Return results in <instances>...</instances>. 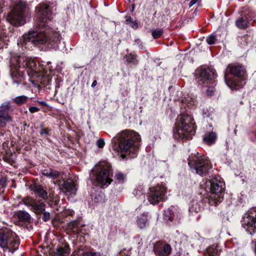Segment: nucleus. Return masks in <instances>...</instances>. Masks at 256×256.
<instances>
[{
	"label": "nucleus",
	"instance_id": "nucleus-1",
	"mask_svg": "<svg viewBox=\"0 0 256 256\" xmlns=\"http://www.w3.org/2000/svg\"><path fill=\"white\" fill-rule=\"evenodd\" d=\"M36 12L38 18L37 26L40 32H30L28 34L23 35L17 43L18 45L22 46V49L23 47L26 48V46L29 43L37 45L52 42L57 44L60 41V34L47 24L52 18L48 6L44 4H40L36 8Z\"/></svg>",
	"mask_w": 256,
	"mask_h": 256
},
{
	"label": "nucleus",
	"instance_id": "nucleus-2",
	"mask_svg": "<svg viewBox=\"0 0 256 256\" xmlns=\"http://www.w3.org/2000/svg\"><path fill=\"white\" fill-rule=\"evenodd\" d=\"M140 136L136 132L130 130H125L118 133L113 138L112 141L118 143V151L125 154H122V158L128 156L130 158H134L137 156L138 150Z\"/></svg>",
	"mask_w": 256,
	"mask_h": 256
},
{
	"label": "nucleus",
	"instance_id": "nucleus-3",
	"mask_svg": "<svg viewBox=\"0 0 256 256\" xmlns=\"http://www.w3.org/2000/svg\"><path fill=\"white\" fill-rule=\"evenodd\" d=\"M246 70L242 64H229L224 74V80L226 85L232 90L242 88L245 84Z\"/></svg>",
	"mask_w": 256,
	"mask_h": 256
},
{
	"label": "nucleus",
	"instance_id": "nucleus-4",
	"mask_svg": "<svg viewBox=\"0 0 256 256\" xmlns=\"http://www.w3.org/2000/svg\"><path fill=\"white\" fill-rule=\"evenodd\" d=\"M174 136L176 139L182 140L192 138L196 131V124L192 116L188 114L179 115L176 123Z\"/></svg>",
	"mask_w": 256,
	"mask_h": 256
},
{
	"label": "nucleus",
	"instance_id": "nucleus-5",
	"mask_svg": "<svg viewBox=\"0 0 256 256\" xmlns=\"http://www.w3.org/2000/svg\"><path fill=\"white\" fill-rule=\"evenodd\" d=\"M94 170L96 174V182L100 187H107L112 182V170L108 162H99L96 165Z\"/></svg>",
	"mask_w": 256,
	"mask_h": 256
},
{
	"label": "nucleus",
	"instance_id": "nucleus-6",
	"mask_svg": "<svg viewBox=\"0 0 256 256\" xmlns=\"http://www.w3.org/2000/svg\"><path fill=\"white\" fill-rule=\"evenodd\" d=\"M216 74L214 70L210 68L202 69L196 74V80L200 85H205L208 88L206 90L208 95H212L214 91L216 85L214 78Z\"/></svg>",
	"mask_w": 256,
	"mask_h": 256
},
{
	"label": "nucleus",
	"instance_id": "nucleus-7",
	"mask_svg": "<svg viewBox=\"0 0 256 256\" xmlns=\"http://www.w3.org/2000/svg\"><path fill=\"white\" fill-rule=\"evenodd\" d=\"M188 161L190 167L194 170L196 174L202 176L205 175L212 168L210 160L200 154L192 155L189 158Z\"/></svg>",
	"mask_w": 256,
	"mask_h": 256
},
{
	"label": "nucleus",
	"instance_id": "nucleus-8",
	"mask_svg": "<svg viewBox=\"0 0 256 256\" xmlns=\"http://www.w3.org/2000/svg\"><path fill=\"white\" fill-rule=\"evenodd\" d=\"M224 183L221 181L220 178H217L211 180L207 183L210 186V190L211 192L209 196V203L211 205L216 206L222 200Z\"/></svg>",
	"mask_w": 256,
	"mask_h": 256
},
{
	"label": "nucleus",
	"instance_id": "nucleus-9",
	"mask_svg": "<svg viewBox=\"0 0 256 256\" xmlns=\"http://www.w3.org/2000/svg\"><path fill=\"white\" fill-rule=\"evenodd\" d=\"M166 192L167 188L162 184L150 188L148 196V202L154 205L165 200Z\"/></svg>",
	"mask_w": 256,
	"mask_h": 256
},
{
	"label": "nucleus",
	"instance_id": "nucleus-10",
	"mask_svg": "<svg viewBox=\"0 0 256 256\" xmlns=\"http://www.w3.org/2000/svg\"><path fill=\"white\" fill-rule=\"evenodd\" d=\"M242 226L250 234L256 232V210L251 209L245 213L241 221Z\"/></svg>",
	"mask_w": 256,
	"mask_h": 256
},
{
	"label": "nucleus",
	"instance_id": "nucleus-11",
	"mask_svg": "<svg viewBox=\"0 0 256 256\" xmlns=\"http://www.w3.org/2000/svg\"><path fill=\"white\" fill-rule=\"evenodd\" d=\"M16 234L11 230L6 228L0 232V247L15 250Z\"/></svg>",
	"mask_w": 256,
	"mask_h": 256
},
{
	"label": "nucleus",
	"instance_id": "nucleus-12",
	"mask_svg": "<svg viewBox=\"0 0 256 256\" xmlns=\"http://www.w3.org/2000/svg\"><path fill=\"white\" fill-rule=\"evenodd\" d=\"M255 20L254 14L248 10H245L242 12L240 16L236 20V24L239 28L244 29L248 26L252 20Z\"/></svg>",
	"mask_w": 256,
	"mask_h": 256
},
{
	"label": "nucleus",
	"instance_id": "nucleus-13",
	"mask_svg": "<svg viewBox=\"0 0 256 256\" xmlns=\"http://www.w3.org/2000/svg\"><path fill=\"white\" fill-rule=\"evenodd\" d=\"M181 218L180 210L174 206H171L164 212V219L167 223L173 222L178 224Z\"/></svg>",
	"mask_w": 256,
	"mask_h": 256
},
{
	"label": "nucleus",
	"instance_id": "nucleus-14",
	"mask_svg": "<svg viewBox=\"0 0 256 256\" xmlns=\"http://www.w3.org/2000/svg\"><path fill=\"white\" fill-rule=\"evenodd\" d=\"M28 10L26 7L25 2H17V26L24 25L26 23V17L28 16Z\"/></svg>",
	"mask_w": 256,
	"mask_h": 256
},
{
	"label": "nucleus",
	"instance_id": "nucleus-15",
	"mask_svg": "<svg viewBox=\"0 0 256 256\" xmlns=\"http://www.w3.org/2000/svg\"><path fill=\"white\" fill-rule=\"evenodd\" d=\"M172 247L170 244L163 242H158L154 246V254L158 256H168L172 252Z\"/></svg>",
	"mask_w": 256,
	"mask_h": 256
},
{
	"label": "nucleus",
	"instance_id": "nucleus-16",
	"mask_svg": "<svg viewBox=\"0 0 256 256\" xmlns=\"http://www.w3.org/2000/svg\"><path fill=\"white\" fill-rule=\"evenodd\" d=\"M22 202L25 205L30 206L36 214L42 213L45 210L46 205L44 202H37L30 198H24Z\"/></svg>",
	"mask_w": 256,
	"mask_h": 256
},
{
	"label": "nucleus",
	"instance_id": "nucleus-17",
	"mask_svg": "<svg viewBox=\"0 0 256 256\" xmlns=\"http://www.w3.org/2000/svg\"><path fill=\"white\" fill-rule=\"evenodd\" d=\"M13 110L10 102H6L0 106V114L4 118L12 120V116L10 112Z\"/></svg>",
	"mask_w": 256,
	"mask_h": 256
},
{
	"label": "nucleus",
	"instance_id": "nucleus-18",
	"mask_svg": "<svg viewBox=\"0 0 256 256\" xmlns=\"http://www.w3.org/2000/svg\"><path fill=\"white\" fill-rule=\"evenodd\" d=\"M62 189L66 190V192L71 194H75L77 190L76 184L72 180H68L64 181L60 185Z\"/></svg>",
	"mask_w": 256,
	"mask_h": 256
},
{
	"label": "nucleus",
	"instance_id": "nucleus-19",
	"mask_svg": "<svg viewBox=\"0 0 256 256\" xmlns=\"http://www.w3.org/2000/svg\"><path fill=\"white\" fill-rule=\"evenodd\" d=\"M148 213H144L137 217L136 223L139 228L142 229L148 225Z\"/></svg>",
	"mask_w": 256,
	"mask_h": 256
},
{
	"label": "nucleus",
	"instance_id": "nucleus-20",
	"mask_svg": "<svg viewBox=\"0 0 256 256\" xmlns=\"http://www.w3.org/2000/svg\"><path fill=\"white\" fill-rule=\"evenodd\" d=\"M6 20L12 25L16 24V9L14 6L12 7L8 14Z\"/></svg>",
	"mask_w": 256,
	"mask_h": 256
},
{
	"label": "nucleus",
	"instance_id": "nucleus-21",
	"mask_svg": "<svg viewBox=\"0 0 256 256\" xmlns=\"http://www.w3.org/2000/svg\"><path fill=\"white\" fill-rule=\"evenodd\" d=\"M217 138V134L216 132H211L204 134L203 138L204 141L208 144H214Z\"/></svg>",
	"mask_w": 256,
	"mask_h": 256
},
{
	"label": "nucleus",
	"instance_id": "nucleus-22",
	"mask_svg": "<svg viewBox=\"0 0 256 256\" xmlns=\"http://www.w3.org/2000/svg\"><path fill=\"white\" fill-rule=\"evenodd\" d=\"M203 203L202 201L193 200L190 207L189 210L190 212H198L202 208Z\"/></svg>",
	"mask_w": 256,
	"mask_h": 256
},
{
	"label": "nucleus",
	"instance_id": "nucleus-23",
	"mask_svg": "<svg viewBox=\"0 0 256 256\" xmlns=\"http://www.w3.org/2000/svg\"><path fill=\"white\" fill-rule=\"evenodd\" d=\"M33 190L36 194L44 199L47 198V192L44 190L42 186L39 184H35L33 186Z\"/></svg>",
	"mask_w": 256,
	"mask_h": 256
},
{
	"label": "nucleus",
	"instance_id": "nucleus-24",
	"mask_svg": "<svg viewBox=\"0 0 256 256\" xmlns=\"http://www.w3.org/2000/svg\"><path fill=\"white\" fill-rule=\"evenodd\" d=\"M70 249L68 245L64 247H60L56 248L54 253V256H69Z\"/></svg>",
	"mask_w": 256,
	"mask_h": 256
},
{
	"label": "nucleus",
	"instance_id": "nucleus-25",
	"mask_svg": "<svg viewBox=\"0 0 256 256\" xmlns=\"http://www.w3.org/2000/svg\"><path fill=\"white\" fill-rule=\"evenodd\" d=\"M137 57V55L135 54L129 53L124 56V58L127 62L132 64L133 65H136L138 64Z\"/></svg>",
	"mask_w": 256,
	"mask_h": 256
},
{
	"label": "nucleus",
	"instance_id": "nucleus-26",
	"mask_svg": "<svg viewBox=\"0 0 256 256\" xmlns=\"http://www.w3.org/2000/svg\"><path fill=\"white\" fill-rule=\"evenodd\" d=\"M220 251L218 247L211 246L208 248L205 252V256H219Z\"/></svg>",
	"mask_w": 256,
	"mask_h": 256
},
{
	"label": "nucleus",
	"instance_id": "nucleus-27",
	"mask_svg": "<svg viewBox=\"0 0 256 256\" xmlns=\"http://www.w3.org/2000/svg\"><path fill=\"white\" fill-rule=\"evenodd\" d=\"M17 218L20 221L24 222H29L30 220V215L25 211H20L18 212Z\"/></svg>",
	"mask_w": 256,
	"mask_h": 256
},
{
	"label": "nucleus",
	"instance_id": "nucleus-28",
	"mask_svg": "<svg viewBox=\"0 0 256 256\" xmlns=\"http://www.w3.org/2000/svg\"><path fill=\"white\" fill-rule=\"evenodd\" d=\"M114 179L116 182L122 184L126 180V175L121 172H117L116 173Z\"/></svg>",
	"mask_w": 256,
	"mask_h": 256
},
{
	"label": "nucleus",
	"instance_id": "nucleus-29",
	"mask_svg": "<svg viewBox=\"0 0 256 256\" xmlns=\"http://www.w3.org/2000/svg\"><path fill=\"white\" fill-rule=\"evenodd\" d=\"M144 190L142 186L136 188L134 191V194L137 196L138 198H140L142 200H145V196L144 194Z\"/></svg>",
	"mask_w": 256,
	"mask_h": 256
},
{
	"label": "nucleus",
	"instance_id": "nucleus-30",
	"mask_svg": "<svg viewBox=\"0 0 256 256\" xmlns=\"http://www.w3.org/2000/svg\"><path fill=\"white\" fill-rule=\"evenodd\" d=\"M16 154H11L9 156H6V160L7 162L10 164L11 166L15 167L16 166V162L15 160Z\"/></svg>",
	"mask_w": 256,
	"mask_h": 256
},
{
	"label": "nucleus",
	"instance_id": "nucleus-31",
	"mask_svg": "<svg viewBox=\"0 0 256 256\" xmlns=\"http://www.w3.org/2000/svg\"><path fill=\"white\" fill-rule=\"evenodd\" d=\"M182 102L184 104H186L188 107H192L195 104L194 99L189 96L185 98L182 100Z\"/></svg>",
	"mask_w": 256,
	"mask_h": 256
},
{
	"label": "nucleus",
	"instance_id": "nucleus-32",
	"mask_svg": "<svg viewBox=\"0 0 256 256\" xmlns=\"http://www.w3.org/2000/svg\"><path fill=\"white\" fill-rule=\"evenodd\" d=\"M163 32L161 28L154 29L152 30V34L154 38L157 39L162 36Z\"/></svg>",
	"mask_w": 256,
	"mask_h": 256
},
{
	"label": "nucleus",
	"instance_id": "nucleus-33",
	"mask_svg": "<svg viewBox=\"0 0 256 256\" xmlns=\"http://www.w3.org/2000/svg\"><path fill=\"white\" fill-rule=\"evenodd\" d=\"M94 202L96 203H101L104 202V196L103 193L100 192L96 194L94 198Z\"/></svg>",
	"mask_w": 256,
	"mask_h": 256
},
{
	"label": "nucleus",
	"instance_id": "nucleus-34",
	"mask_svg": "<svg viewBox=\"0 0 256 256\" xmlns=\"http://www.w3.org/2000/svg\"><path fill=\"white\" fill-rule=\"evenodd\" d=\"M28 100V98L25 96H17V104H26Z\"/></svg>",
	"mask_w": 256,
	"mask_h": 256
},
{
	"label": "nucleus",
	"instance_id": "nucleus-35",
	"mask_svg": "<svg viewBox=\"0 0 256 256\" xmlns=\"http://www.w3.org/2000/svg\"><path fill=\"white\" fill-rule=\"evenodd\" d=\"M48 172L50 174L49 178L55 179L59 176V172L58 170L50 169L48 170Z\"/></svg>",
	"mask_w": 256,
	"mask_h": 256
},
{
	"label": "nucleus",
	"instance_id": "nucleus-36",
	"mask_svg": "<svg viewBox=\"0 0 256 256\" xmlns=\"http://www.w3.org/2000/svg\"><path fill=\"white\" fill-rule=\"evenodd\" d=\"M6 180L5 177L0 176V194L3 192V188L6 185Z\"/></svg>",
	"mask_w": 256,
	"mask_h": 256
},
{
	"label": "nucleus",
	"instance_id": "nucleus-37",
	"mask_svg": "<svg viewBox=\"0 0 256 256\" xmlns=\"http://www.w3.org/2000/svg\"><path fill=\"white\" fill-rule=\"evenodd\" d=\"M216 40V36L214 34L208 36L206 40V42L210 45L215 44Z\"/></svg>",
	"mask_w": 256,
	"mask_h": 256
},
{
	"label": "nucleus",
	"instance_id": "nucleus-38",
	"mask_svg": "<svg viewBox=\"0 0 256 256\" xmlns=\"http://www.w3.org/2000/svg\"><path fill=\"white\" fill-rule=\"evenodd\" d=\"M26 65L30 68L32 71L36 72V68H35V66H36V63L34 61L28 60L26 62Z\"/></svg>",
	"mask_w": 256,
	"mask_h": 256
},
{
	"label": "nucleus",
	"instance_id": "nucleus-39",
	"mask_svg": "<svg viewBox=\"0 0 256 256\" xmlns=\"http://www.w3.org/2000/svg\"><path fill=\"white\" fill-rule=\"evenodd\" d=\"M12 120L4 118L2 114H0V127H4L6 126V122H10Z\"/></svg>",
	"mask_w": 256,
	"mask_h": 256
},
{
	"label": "nucleus",
	"instance_id": "nucleus-40",
	"mask_svg": "<svg viewBox=\"0 0 256 256\" xmlns=\"http://www.w3.org/2000/svg\"><path fill=\"white\" fill-rule=\"evenodd\" d=\"M105 142L102 139H99L96 142V144L99 148H102L104 146Z\"/></svg>",
	"mask_w": 256,
	"mask_h": 256
},
{
	"label": "nucleus",
	"instance_id": "nucleus-41",
	"mask_svg": "<svg viewBox=\"0 0 256 256\" xmlns=\"http://www.w3.org/2000/svg\"><path fill=\"white\" fill-rule=\"evenodd\" d=\"M50 218V214L48 212H44L43 214L42 220L44 222H46Z\"/></svg>",
	"mask_w": 256,
	"mask_h": 256
},
{
	"label": "nucleus",
	"instance_id": "nucleus-42",
	"mask_svg": "<svg viewBox=\"0 0 256 256\" xmlns=\"http://www.w3.org/2000/svg\"><path fill=\"white\" fill-rule=\"evenodd\" d=\"M83 256H100V254L97 252H86L83 254Z\"/></svg>",
	"mask_w": 256,
	"mask_h": 256
},
{
	"label": "nucleus",
	"instance_id": "nucleus-43",
	"mask_svg": "<svg viewBox=\"0 0 256 256\" xmlns=\"http://www.w3.org/2000/svg\"><path fill=\"white\" fill-rule=\"evenodd\" d=\"M78 223L77 222H72L69 224V228L71 229H74L78 227Z\"/></svg>",
	"mask_w": 256,
	"mask_h": 256
},
{
	"label": "nucleus",
	"instance_id": "nucleus-44",
	"mask_svg": "<svg viewBox=\"0 0 256 256\" xmlns=\"http://www.w3.org/2000/svg\"><path fill=\"white\" fill-rule=\"evenodd\" d=\"M40 108L36 106H30L29 108V110L31 113H34L38 112Z\"/></svg>",
	"mask_w": 256,
	"mask_h": 256
},
{
	"label": "nucleus",
	"instance_id": "nucleus-45",
	"mask_svg": "<svg viewBox=\"0 0 256 256\" xmlns=\"http://www.w3.org/2000/svg\"><path fill=\"white\" fill-rule=\"evenodd\" d=\"M200 1H201V0H192L189 4V7L190 8L193 5L195 4L196 3L200 2Z\"/></svg>",
	"mask_w": 256,
	"mask_h": 256
},
{
	"label": "nucleus",
	"instance_id": "nucleus-46",
	"mask_svg": "<svg viewBox=\"0 0 256 256\" xmlns=\"http://www.w3.org/2000/svg\"><path fill=\"white\" fill-rule=\"evenodd\" d=\"M130 25L133 28H137L138 27V25L137 22L136 21H132V23L130 24Z\"/></svg>",
	"mask_w": 256,
	"mask_h": 256
},
{
	"label": "nucleus",
	"instance_id": "nucleus-47",
	"mask_svg": "<svg viewBox=\"0 0 256 256\" xmlns=\"http://www.w3.org/2000/svg\"><path fill=\"white\" fill-rule=\"evenodd\" d=\"M20 61V58H18V57L17 56V68L18 67V63H19ZM21 74H20V72L18 71V70L17 69V79L18 78L19 76H20ZM18 83V81L17 80V84Z\"/></svg>",
	"mask_w": 256,
	"mask_h": 256
},
{
	"label": "nucleus",
	"instance_id": "nucleus-48",
	"mask_svg": "<svg viewBox=\"0 0 256 256\" xmlns=\"http://www.w3.org/2000/svg\"><path fill=\"white\" fill-rule=\"evenodd\" d=\"M132 21L134 20H132L130 16L128 17L126 20V22L129 24L132 23Z\"/></svg>",
	"mask_w": 256,
	"mask_h": 256
},
{
	"label": "nucleus",
	"instance_id": "nucleus-49",
	"mask_svg": "<svg viewBox=\"0 0 256 256\" xmlns=\"http://www.w3.org/2000/svg\"><path fill=\"white\" fill-rule=\"evenodd\" d=\"M43 175L44 176H46L48 178V176L50 175V174L48 172V170H45L42 172Z\"/></svg>",
	"mask_w": 256,
	"mask_h": 256
},
{
	"label": "nucleus",
	"instance_id": "nucleus-50",
	"mask_svg": "<svg viewBox=\"0 0 256 256\" xmlns=\"http://www.w3.org/2000/svg\"><path fill=\"white\" fill-rule=\"evenodd\" d=\"M40 134H48V132H47V130L46 129H44V128H42L41 130H40Z\"/></svg>",
	"mask_w": 256,
	"mask_h": 256
},
{
	"label": "nucleus",
	"instance_id": "nucleus-51",
	"mask_svg": "<svg viewBox=\"0 0 256 256\" xmlns=\"http://www.w3.org/2000/svg\"><path fill=\"white\" fill-rule=\"evenodd\" d=\"M10 74H11V76H12V78L13 79L14 81V77H15V74H14V72H12V70H10Z\"/></svg>",
	"mask_w": 256,
	"mask_h": 256
},
{
	"label": "nucleus",
	"instance_id": "nucleus-52",
	"mask_svg": "<svg viewBox=\"0 0 256 256\" xmlns=\"http://www.w3.org/2000/svg\"><path fill=\"white\" fill-rule=\"evenodd\" d=\"M97 84V82L96 80H94L93 81L92 84V87L94 88L95 86H96Z\"/></svg>",
	"mask_w": 256,
	"mask_h": 256
},
{
	"label": "nucleus",
	"instance_id": "nucleus-53",
	"mask_svg": "<svg viewBox=\"0 0 256 256\" xmlns=\"http://www.w3.org/2000/svg\"><path fill=\"white\" fill-rule=\"evenodd\" d=\"M135 43H136V44H137L138 45H139V46L140 47V46L141 45V44H140V43H141L140 40H136Z\"/></svg>",
	"mask_w": 256,
	"mask_h": 256
},
{
	"label": "nucleus",
	"instance_id": "nucleus-54",
	"mask_svg": "<svg viewBox=\"0 0 256 256\" xmlns=\"http://www.w3.org/2000/svg\"><path fill=\"white\" fill-rule=\"evenodd\" d=\"M40 103H41L42 104H44V102H40Z\"/></svg>",
	"mask_w": 256,
	"mask_h": 256
},
{
	"label": "nucleus",
	"instance_id": "nucleus-55",
	"mask_svg": "<svg viewBox=\"0 0 256 256\" xmlns=\"http://www.w3.org/2000/svg\"><path fill=\"white\" fill-rule=\"evenodd\" d=\"M51 46H53V44H51Z\"/></svg>",
	"mask_w": 256,
	"mask_h": 256
}]
</instances>
